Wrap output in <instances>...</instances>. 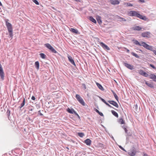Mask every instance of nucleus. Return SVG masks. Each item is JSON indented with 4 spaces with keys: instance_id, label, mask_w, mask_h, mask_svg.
Returning a JSON list of instances; mask_svg holds the SVG:
<instances>
[{
    "instance_id": "obj_1",
    "label": "nucleus",
    "mask_w": 156,
    "mask_h": 156,
    "mask_svg": "<svg viewBox=\"0 0 156 156\" xmlns=\"http://www.w3.org/2000/svg\"><path fill=\"white\" fill-rule=\"evenodd\" d=\"M128 15L130 16H135L144 20H146L147 19L145 16H142L138 12L134 11H131L129 12Z\"/></svg>"
},
{
    "instance_id": "obj_2",
    "label": "nucleus",
    "mask_w": 156,
    "mask_h": 156,
    "mask_svg": "<svg viewBox=\"0 0 156 156\" xmlns=\"http://www.w3.org/2000/svg\"><path fill=\"white\" fill-rule=\"evenodd\" d=\"M8 20H6L5 21L6 26L7 27L9 36L11 37L12 38L13 36L12 26L10 23L8 22Z\"/></svg>"
},
{
    "instance_id": "obj_3",
    "label": "nucleus",
    "mask_w": 156,
    "mask_h": 156,
    "mask_svg": "<svg viewBox=\"0 0 156 156\" xmlns=\"http://www.w3.org/2000/svg\"><path fill=\"white\" fill-rule=\"evenodd\" d=\"M134 43L136 45H138L140 46H142L144 48L148 50H151V48H152V47L150 46L149 45L147 44L145 42L143 41H142L140 43L137 40H135L134 41Z\"/></svg>"
},
{
    "instance_id": "obj_4",
    "label": "nucleus",
    "mask_w": 156,
    "mask_h": 156,
    "mask_svg": "<svg viewBox=\"0 0 156 156\" xmlns=\"http://www.w3.org/2000/svg\"><path fill=\"white\" fill-rule=\"evenodd\" d=\"M76 98L77 101L83 105L84 106L85 105V103L84 101L79 95L76 94Z\"/></svg>"
},
{
    "instance_id": "obj_5",
    "label": "nucleus",
    "mask_w": 156,
    "mask_h": 156,
    "mask_svg": "<svg viewBox=\"0 0 156 156\" xmlns=\"http://www.w3.org/2000/svg\"><path fill=\"white\" fill-rule=\"evenodd\" d=\"M45 46L48 49L50 50L52 52L56 53L57 51L55 49L49 44L47 43L45 44Z\"/></svg>"
},
{
    "instance_id": "obj_6",
    "label": "nucleus",
    "mask_w": 156,
    "mask_h": 156,
    "mask_svg": "<svg viewBox=\"0 0 156 156\" xmlns=\"http://www.w3.org/2000/svg\"><path fill=\"white\" fill-rule=\"evenodd\" d=\"M151 33L150 32H144L142 33L141 36L143 37L149 38L150 37Z\"/></svg>"
},
{
    "instance_id": "obj_7",
    "label": "nucleus",
    "mask_w": 156,
    "mask_h": 156,
    "mask_svg": "<svg viewBox=\"0 0 156 156\" xmlns=\"http://www.w3.org/2000/svg\"><path fill=\"white\" fill-rule=\"evenodd\" d=\"M67 111L69 113L71 114H74L76 115H77L79 117V115L73 109H70L69 108H68L67 109Z\"/></svg>"
},
{
    "instance_id": "obj_8",
    "label": "nucleus",
    "mask_w": 156,
    "mask_h": 156,
    "mask_svg": "<svg viewBox=\"0 0 156 156\" xmlns=\"http://www.w3.org/2000/svg\"><path fill=\"white\" fill-rule=\"evenodd\" d=\"M67 57L69 61L70 62V63L73 65L75 66L76 65L72 57L69 55V54H67Z\"/></svg>"
},
{
    "instance_id": "obj_9",
    "label": "nucleus",
    "mask_w": 156,
    "mask_h": 156,
    "mask_svg": "<svg viewBox=\"0 0 156 156\" xmlns=\"http://www.w3.org/2000/svg\"><path fill=\"white\" fill-rule=\"evenodd\" d=\"M100 44L104 49L107 50H110V49L109 47L103 42H101Z\"/></svg>"
},
{
    "instance_id": "obj_10",
    "label": "nucleus",
    "mask_w": 156,
    "mask_h": 156,
    "mask_svg": "<svg viewBox=\"0 0 156 156\" xmlns=\"http://www.w3.org/2000/svg\"><path fill=\"white\" fill-rule=\"evenodd\" d=\"M109 2L112 5H118L120 3V1L118 0H109Z\"/></svg>"
},
{
    "instance_id": "obj_11",
    "label": "nucleus",
    "mask_w": 156,
    "mask_h": 156,
    "mask_svg": "<svg viewBox=\"0 0 156 156\" xmlns=\"http://www.w3.org/2000/svg\"><path fill=\"white\" fill-rule=\"evenodd\" d=\"M108 102L110 104L112 105L113 106H115L117 108H118L119 106L118 104L115 101H110L109 100L108 101Z\"/></svg>"
},
{
    "instance_id": "obj_12",
    "label": "nucleus",
    "mask_w": 156,
    "mask_h": 156,
    "mask_svg": "<svg viewBox=\"0 0 156 156\" xmlns=\"http://www.w3.org/2000/svg\"><path fill=\"white\" fill-rule=\"evenodd\" d=\"M0 76L2 80L4 79V73L3 69H0Z\"/></svg>"
},
{
    "instance_id": "obj_13",
    "label": "nucleus",
    "mask_w": 156,
    "mask_h": 156,
    "mask_svg": "<svg viewBox=\"0 0 156 156\" xmlns=\"http://www.w3.org/2000/svg\"><path fill=\"white\" fill-rule=\"evenodd\" d=\"M139 74L145 77H147L148 76L147 73L145 72L142 70H140L139 71Z\"/></svg>"
},
{
    "instance_id": "obj_14",
    "label": "nucleus",
    "mask_w": 156,
    "mask_h": 156,
    "mask_svg": "<svg viewBox=\"0 0 156 156\" xmlns=\"http://www.w3.org/2000/svg\"><path fill=\"white\" fill-rule=\"evenodd\" d=\"M132 29L133 30H138V31L142 30V29H143V30H144V28H142V27H140L139 26H135V27H133L132 28Z\"/></svg>"
},
{
    "instance_id": "obj_15",
    "label": "nucleus",
    "mask_w": 156,
    "mask_h": 156,
    "mask_svg": "<svg viewBox=\"0 0 156 156\" xmlns=\"http://www.w3.org/2000/svg\"><path fill=\"white\" fill-rule=\"evenodd\" d=\"M96 18L98 23L99 24H101L102 23V22L101 20V17L99 16H97L96 17Z\"/></svg>"
},
{
    "instance_id": "obj_16",
    "label": "nucleus",
    "mask_w": 156,
    "mask_h": 156,
    "mask_svg": "<svg viewBox=\"0 0 156 156\" xmlns=\"http://www.w3.org/2000/svg\"><path fill=\"white\" fill-rule=\"evenodd\" d=\"M70 31L76 34H79L78 31L76 29H75L73 28H71L69 29Z\"/></svg>"
},
{
    "instance_id": "obj_17",
    "label": "nucleus",
    "mask_w": 156,
    "mask_h": 156,
    "mask_svg": "<svg viewBox=\"0 0 156 156\" xmlns=\"http://www.w3.org/2000/svg\"><path fill=\"white\" fill-rule=\"evenodd\" d=\"M116 18L120 22L126 21V20L125 18L120 17L118 16H116Z\"/></svg>"
},
{
    "instance_id": "obj_18",
    "label": "nucleus",
    "mask_w": 156,
    "mask_h": 156,
    "mask_svg": "<svg viewBox=\"0 0 156 156\" xmlns=\"http://www.w3.org/2000/svg\"><path fill=\"white\" fill-rule=\"evenodd\" d=\"M84 143L87 145H90L91 143V141L89 139H87L84 141Z\"/></svg>"
},
{
    "instance_id": "obj_19",
    "label": "nucleus",
    "mask_w": 156,
    "mask_h": 156,
    "mask_svg": "<svg viewBox=\"0 0 156 156\" xmlns=\"http://www.w3.org/2000/svg\"><path fill=\"white\" fill-rule=\"evenodd\" d=\"M100 99L104 103H105L106 105L108 106L109 107L111 108H112L113 107L109 104L107 103L106 101L103 99L101 98H100Z\"/></svg>"
},
{
    "instance_id": "obj_20",
    "label": "nucleus",
    "mask_w": 156,
    "mask_h": 156,
    "mask_svg": "<svg viewBox=\"0 0 156 156\" xmlns=\"http://www.w3.org/2000/svg\"><path fill=\"white\" fill-rule=\"evenodd\" d=\"M150 78L151 79H153V80L154 81L156 82V76L154 74H151V75H150Z\"/></svg>"
},
{
    "instance_id": "obj_21",
    "label": "nucleus",
    "mask_w": 156,
    "mask_h": 156,
    "mask_svg": "<svg viewBox=\"0 0 156 156\" xmlns=\"http://www.w3.org/2000/svg\"><path fill=\"white\" fill-rule=\"evenodd\" d=\"M118 122L121 124H125V122L122 118H120Z\"/></svg>"
},
{
    "instance_id": "obj_22",
    "label": "nucleus",
    "mask_w": 156,
    "mask_h": 156,
    "mask_svg": "<svg viewBox=\"0 0 156 156\" xmlns=\"http://www.w3.org/2000/svg\"><path fill=\"white\" fill-rule=\"evenodd\" d=\"M111 112H112V114L114 116H115L117 118L118 117H119L118 115V113L116 112H115V111H114V110H112L111 111Z\"/></svg>"
},
{
    "instance_id": "obj_23",
    "label": "nucleus",
    "mask_w": 156,
    "mask_h": 156,
    "mask_svg": "<svg viewBox=\"0 0 156 156\" xmlns=\"http://www.w3.org/2000/svg\"><path fill=\"white\" fill-rule=\"evenodd\" d=\"M89 20H90L92 22L96 23V21L94 19L93 17L92 16H90L89 17Z\"/></svg>"
},
{
    "instance_id": "obj_24",
    "label": "nucleus",
    "mask_w": 156,
    "mask_h": 156,
    "mask_svg": "<svg viewBox=\"0 0 156 156\" xmlns=\"http://www.w3.org/2000/svg\"><path fill=\"white\" fill-rule=\"evenodd\" d=\"M96 84L98 87L101 90H104V88L99 83H97Z\"/></svg>"
},
{
    "instance_id": "obj_25",
    "label": "nucleus",
    "mask_w": 156,
    "mask_h": 156,
    "mask_svg": "<svg viewBox=\"0 0 156 156\" xmlns=\"http://www.w3.org/2000/svg\"><path fill=\"white\" fill-rule=\"evenodd\" d=\"M145 84L149 87H150L151 88L154 87V86L152 84L148 83L146 81H145Z\"/></svg>"
},
{
    "instance_id": "obj_26",
    "label": "nucleus",
    "mask_w": 156,
    "mask_h": 156,
    "mask_svg": "<svg viewBox=\"0 0 156 156\" xmlns=\"http://www.w3.org/2000/svg\"><path fill=\"white\" fill-rule=\"evenodd\" d=\"M41 57L43 59H45L46 57V55L44 53H41L40 54Z\"/></svg>"
},
{
    "instance_id": "obj_27",
    "label": "nucleus",
    "mask_w": 156,
    "mask_h": 156,
    "mask_svg": "<svg viewBox=\"0 0 156 156\" xmlns=\"http://www.w3.org/2000/svg\"><path fill=\"white\" fill-rule=\"evenodd\" d=\"M124 65L127 68H130L131 67V65L128 63H124Z\"/></svg>"
},
{
    "instance_id": "obj_28",
    "label": "nucleus",
    "mask_w": 156,
    "mask_h": 156,
    "mask_svg": "<svg viewBox=\"0 0 156 156\" xmlns=\"http://www.w3.org/2000/svg\"><path fill=\"white\" fill-rule=\"evenodd\" d=\"M35 65L36 67L37 68H39V62L38 61L35 62Z\"/></svg>"
},
{
    "instance_id": "obj_29",
    "label": "nucleus",
    "mask_w": 156,
    "mask_h": 156,
    "mask_svg": "<svg viewBox=\"0 0 156 156\" xmlns=\"http://www.w3.org/2000/svg\"><path fill=\"white\" fill-rule=\"evenodd\" d=\"M25 98H24L23 99V101L22 103H21V105L20 107V108H22L24 106V105H25Z\"/></svg>"
},
{
    "instance_id": "obj_30",
    "label": "nucleus",
    "mask_w": 156,
    "mask_h": 156,
    "mask_svg": "<svg viewBox=\"0 0 156 156\" xmlns=\"http://www.w3.org/2000/svg\"><path fill=\"white\" fill-rule=\"evenodd\" d=\"M113 94L114 95V96L115 98L116 99V100L117 101H118L119 98H118V97L117 95V94H116V93L115 92H113Z\"/></svg>"
},
{
    "instance_id": "obj_31",
    "label": "nucleus",
    "mask_w": 156,
    "mask_h": 156,
    "mask_svg": "<svg viewBox=\"0 0 156 156\" xmlns=\"http://www.w3.org/2000/svg\"><path fill=\"white\" fill-rule=\"evenodd\" d=\"M129 155L131 156H134L135 155V153L134 152L130 151L128 153Z\"/></svg>"
},
{
    "instance_id": "obj_32",
    "label": "nucleus",
    "mask_w": 156,
    "mask_h": 156,
    "mask_svg": "<svg viewBox=\"0 0 156 156\" xmlns=\"http://www.w3.org/2000/svg\"><path fill=\"white\" fill-rule=\"evenodd\" d=\"M131 54L133 55V56H134L136 58H139V56L137 54H136L134 52H132Z\"/></svg>"
},
{
    "instance_id": "obj_33",
    "label": "nucleus",
    "mask_w": 156,
    "mask_h": 156,
    "mask_svg": "<svg viewBox=\"0 0 156 156\" xmlns=\"http://www.w3.org/2000/svg\"><path fill=\"white\" fill-rule=\"evenodd\" d=\"M78 136L81 137H83L84 135V133H78Z\"/></svg>"
},
{
    "instance_id": "obj_34",
    "label": "nucleus",
    "mask_w": 156,
    "mask_h": 156,
    "mask_svg": "<svg viewBox=\"0 0 156 156\" xmlns=\"http://www.w3.org/2000/svg\"><path fill=\"white\" fill-rule=\"evenodd\" d=\"M95 111L96 112L98 113L101 116H103V113L102 112H100L98 110L96 109Z\"/></svg>"
},
{
    "instance_id": "obj_35",
    "label": "nucleus",
    "mask_w": 156,
    "mask_h": 156,
    "mask_svg": "<svg viewBox=\"0 0 156 156\" xmlns=\"http://www.w3.org/2000/svg\"><path fill=\"white\" fill-rule=\"evenodd\" d=\"M124 5L129 6H132L133 5L132 4L129 3H125Z\"/></svg>"
},
{
    "instance_id": "obj_36",
    "label": "nucleus",
    "mask_w": 156,
    "mask_h": 156,
    "mask_svg": "<svg viewBox=\"0 0 156 156\" xmlns=\"http://www.w3.org/2000/svg\"><path fill=\"white\" fill-rule=\"evenodd\" d=\"M150 46L151 47H152V48H151V50H150L153 51V52L156 55V50H153V46Z\"/></svg>"
},
{
    "instance_id": "obj_37",
    "label": "nucleus",
    "mask_w": 156,
    "mask_h": 156,
    "mask_svg": "<svg viewBox=\"0 0 156 156\" xmlns=\"http://www.w3.org/2000/svg\"><path fill=\"white\" fill-rule=\"evenodd\" d=\"M32 1L34 2L35 4L37 5H39V3L37 0H32Z\"/></svg>"
},
{
    "instance_id": "obj_38",
    "label": "nucleus",
    "mask_w": 156,
    "mask_h": 156,
    "mask_svg": "<svg viewBox=\"0 0 156 156\" xmlns=\"http://www.w3.org/2000/svg\"><path fill=\"white\" fill-rule=\"evenodd\" d=\"M82 85L83 86V87L85 89H86V87L85 84H82Z\"/></svg>"
},
{
    "instance_id": "obj_39",
    "label": "nucleus",
    "mask_w": 156,
    "mask_h": 156,
    "mask_svg": "<svg viewBox=\"0 0 156 156\" xmlns=\"http://www.w3.org/2000/svg\"><path fill=\"white\" fill-rule=\"evenodd\" d=\"M140 2L144 3L145 2L144 0H138Z\"/></svg>"
},
{
    "instance_id": "obj_40",
    "label": "nucleus",
    "mask_w": 156,
    "mask_h": 156,
    "mask_svg": "<svg viewBox=\"0 0 156 156\" xmlns=\"http://www.w3.org/2000/svg\"><path fill=\"white\" fill-rule=\"evenodd\" d=\"M31 99L32 100H34L35 99V98L34 96H32L31 97Z\"/></svg>"
},
{
    "instance_id": "obj_41",
    "label": "nucleus",
    "mask_w": 156,
    "mask_h": 156,
    "mask_svg": "<svg viewBox=\"0 0 156 156\" xmlns=\"http://www.w3.org/2000/svg\"><path fill=\"white\" fill-rule=\"evenodd\" d=\"M143 156H149L147 154L143 153Z\"/></svg>"
},
{
    "instance_id": "obj_42",
    "label": "nucleus",
    "mask_w": 156,
    "mask_h": 156,
    "mask_svg": "<svg viewBox=\"0 0 156 156\" xmlns=\"http://www.w3.org/2000/svg\"><path fill=\"white\" fill-rule=\"evenodd\" d=\"M124 48L126 50H127V52H128V53H129V49H127L126 48Z\"/></svg>"
},
{
    "instance_id": "obj_43",
    "label": "nucleus",
    "mask_w": 156,
    "mask_h": 156,
    "mask_svg": "<svg viewBox=\"0 0 156 156\" xmlns=\"http://www.w3.org/2000/svg\"><path fill=\"white\" fill-rule=\"evenodd\" d=\"M150 65L151 67H152L153 68H154V66L153 65L150 64Z\"/></svg>"
},
{
    "instance_id": "obj_44",
    "label": "nucleus",
    "mask_w": 156,
    "mask_h": 156,
    "mask_svg": "<svg viewBox=\"0 0 156 156\" xmlns=\"http://www.w3.org/2000/svg\"><path fill=\"white\" fill-rule=\"evenodd\" d=\"M119 147L121 149H122V150H123V147H122L121 146H119Z\"/></svg>"
},
{
    "instance_id": "obj_45",
    "label": "nucleus",
    "mask_w": 156,
    "mask_h": 156,
    "mask_svg": "<svg viewBox=\"0 0 156 156\" xmlns=\"http://www.w3.org/2000/svg\"><path fill=\"white\" fill-rule=\"evenodd\" d=\"M0 5L1 6H2V4L1 2L0 1Z\"/></svg>"
},
{
    "instance_id": "obj_46",
    "label": "nucleus",
    "mask_w": 156,
    "mask_h": 156,
    "mask_svg": "<svg viewBox=\"0 0 156 156\" xmlns=\"http://www.w3.org/2000/svg\"><path fill=\"white\" fill-rule=\"evenodd\" d=\"M0 68H2V66L0 63Z\"/></svg>"
},
{
    "instance_id": "obj_47",
    "label": "nucleus",
    "mask_w": 156,
    "mask_h": 156,
    "mask_svg": "<svg viewBox=\"0 0 156 156\" xmlns=\"http://www.w3.org/2000/svg\"><path fill=\"white\" fill-rule=\"evenodd\" d=\"M40 115L42 116V115H43V114H42L41 113H40Z\"/></svg>"
},
{
    "instance_id": "obj_48",
    "label": "nucleus",
    "mask_w": 156,
    "mask_h": 156,
    "mask_svg": "<svg viewBox=\"0 0 156 156\" xmlns=\"http://www.w3.org/2000/svg\"><path fill=\"white\" fill-rule=\"evenodd\" d=\"M125 131L126 132L127 131V130L126 128H125Z\"/></svg>"
},
{
    "instance_id": "obj_49",
    "label": "nucleus",
    "mask_w": 156,
    "mask_h": 156,
    "mask_svg": "<svg viewBox=\"0 0 156 156\" xmlns=\"http://www.w3.org/2000/svg\"><path fill=\"white\" fill-rule=\"evenodd\" d=\"M112 92L113 93V92H115L114 91H113V90H112Z\"/></svg>"
},
{
    "instance_id": "obj_50",
    "label": "nucleus",
    "mask_w": 156,
    "mask_h": 156,
    "mask_svg": "<svg viewBox=\"0 0 156 156\" xmlns=\"http://www.w3.org/2000/svg\"><path fill=\"white\" fill-rule=\"evenodd\" d=\"M38 112H40V110L39 111H38Z\"/></svg>"
},
{
    "instance_id": "obj_51",
    "label": "nucleus",
    "mask_w": 156,
    "mask_h": 156,
    "mask_svg": "<svg viewBox=\"0 0 156 156\" xmlns=\"http://www.w3.org/2000/svg\"><path fill=\"white\" fill-rule=\"evenodd\" d=\"M108 69V70L109 71H110Z\"/></svg>"
}]
</instances>
